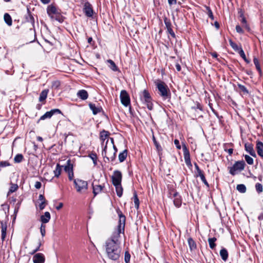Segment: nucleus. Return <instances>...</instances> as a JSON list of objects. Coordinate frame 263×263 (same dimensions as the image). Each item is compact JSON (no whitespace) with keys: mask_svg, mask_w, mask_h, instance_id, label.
<instances>
[{"mask_svg":"<svg viewBox=\"0 0 263 263\" xmlns=\"http://www.w3.org/2000/svg\"><path fill=\"white\" fill-rule=\"evenodd\" d=\"M117 213L119 217L117 228L106 241V252L107 256L112 260H118L120 256L121 249L120 247L119 238L120 234L124 233L126 219L125 216L120 210H117Z\"/></svg>","mask_w":263,"mask_h":263,"instance_id":"f257e3e1","label":"nucleus"},{"mask_svg":"<svg viewBox=\"0 0 263 263\" xmlns=\"http://www.w3.org/2000/svg\"><path fill=\"white\" fill-rule=\"evenodd\" d=\"M117 148L114 144L113 138L106 141L105 145L102 152V155L108 161H113L116 158Z\"/></svg>","mask_w":263,"mask_h":263,"instance_id":"f03ea898","label":"nucleus"},{"mask_svg":"<svg viewBox=\"0 0 263 263\" xmlns=\"http://www.w3.org/2000/svg\"><path fill=\"white\" fill-rule=\"evenodd\" d=\"M157 88L158 90V93L163 99H166L170 97L171 92L165 83H157Z\"/></svg>","mask_w":263,"mask_h":263,"instance_id":"7ed1b4c3","label":"nucleus"},{"mask_svg":"<svg viewBox=\"0 0 263 263\" xmlns=\"http://www.w3.org/2000/svg\"><path fill=\"white\" fill-rule=\"evenodd\" d=\"M140 95L141 100L146 105L148 109L152 110L153 108V103L149 92L146 89H144L141 91Z\"/></svg>","mask_w":263,"mask_h":263,"instance_id":"20e7f679","label":"nucleus"},{"mask_svg":"<svg viewBox=\"0 0 263 263\" xmlns=\"http://www.w3.org/2000/svg\"><path fill=\"white\" fill-rule=\"evenodd\" d=\"M47 13L52 20H57L59 22H62V20L59 15L57 9L52 5H50L47 8Z\"/></svg>","mask_w":263,"mask_h":263,"instance_id":"39448f33","label":"nucleus"},{"mask_svg":"<svg viewBox=\"0 0 263 263\" xmlns=\"http://www.w3.org/2000/svg\"><path fill=\"white\" fill-rule=\"evenodd\" d=\"M74 183L77 189V191L79 193L84 192L88 189V183L86 181L77 179L74 180Z\"/></svg>","mask_w":263,"mask_h":263,"instance_id":"423d86ee","label":"nucleus"},{"mask_svg":"<svg viewBox=\"0 0 263 263\" xmlns=\"http://www.w3.org/2000/svg\"><path fill=\"white\" fill-rule=\"evenodd\" d=\"M245 163L243 161L236 162L232 167L230 168V173L232 175L236 174V171H241L245 168Z\"/></svg>","mask_w":263,"mask_h":263,"instance_id":"0eeeda50","label":"nucleus"},{"mask_svg":"<svg viewBox=\"0 0 263 263\" xmlns=\"http://www.w3.org/2000/svg\"><path fill=\"white\" fill-rule=\"evenodd\" d=\"M42 246V242L40 239L34 240L32 241L30 248L31 251L30 254H34L35 252L40 250V247Z\"/></svg>","mask_w":263,"mask_h":263,"instance_id":"6e6552de","label":"nucleus"},{"mask_svg":"<svg viewBox=\"0 0 263 263\" xmlns=\"http://www.w3.org/2000/svg\"><path fill=\"white\" fill-rule=\"evenodd\" d=\"M170 197L172 198H174V204L176 207L179 208L181 205V197L177 192L175 191H171L170 192Z\"/></svg>","mask_w":263,"mask_h":263,"instance_id":"1a4fd4ad","label":"nucleus"},{"mask_svg":"<svg viewBox=\"0 0 263 263\" xmlns=\"http://www.w3.org/2000/svg\"><path fill=\"white\" fill-rule=\"evenodd\" d=\"M120 99L121 103L125 106H127L130 104V98L128 94L125 90H122L120 93Z\"/></svg>","mask_w":263,"mask_h":263,"instance_id":"9d476101","label":"nucleus"},{"mask_svg":"<svg viewBox=\"0 0 263 263\" xmlns=\"http://www.w3.org/2000/svg\"><path fill=\"white\" fill-rule=\"evenodd\" d=\"M111 179L114 185L121 184L122 180L121 173L118 171H115L111 177Z\"/></svg>","mask_w":263,"mask_h":263,"instance_id":"9b49d317","label":"nucleus"},{"mask_svg":"<svg viewBox=\"0 0 263 263\" xmlns=\"http://www.w3.org/2000/svg\"><path fill=\"white\" fill-rule=\"evenodd\" d=\"M55 112L61 113V112L60 110H59V109H54L51 110L49 111L46 112L44 115L40 117L39 121L43 120L47 118H50L52 116V115L54 114H55Z\"/></svg>","mask_w":263,"mask_h":263,"instance_id":"f8f14e48","label":"nucleus"},{"mask_svg":"<svg viewBox=\"0 0 263 263\" xmlns=\"http://www.w3.org/2000/svg\"><path fill=\"white\" fill-rule=\"evenodd\" d=\"M45 260V257L42 253H37L33 257L34 263H44Z\"/></svg>","mask_w":263,"mask_h":263,"instance_id":"ddd939ff","label":"nucleus"},{"mask_svg":"<svg viewBox=\"0 0 263 263\" xmlns=\"http://www.w3.org/2000/svg\"><path fill=\"white\" fill-rule=\"evenodd\" d=\"M93 193L94 196H96L97 194L100 193L104 188V186L101 185L95 184L94 182L92 184Z\"/></svg>","mask_w":263,"mask_h":263,"instance_id":"4468645a","label":"nucleus"},{"mask_svg":"<svg viewBox=\"0 0 263 263\" xmlns=\"http://www.w3.org/2000/svg\"><path fill=\"white\" fill-rule=\"evenodd\" d=\"M84 10L86 15L88 17H91L92 16L93 10L89 4H85Z\"/></svg>","mask_w":263,"mask_h":263,"instance_id":"2eb2a0df","label":"nucleus"},{"mask_svg":"<svg viewBox=\"0 0 263 263\" xmlns=\"http://www.w3.org/2000/svg\"><path fill=\"white\" fill-rule=\"evenodd\" d=\"M245 149L253 157H256V153L251 143H247L245 145Z\"/></svg>","mask_w":263,"mask_h":263,"instance_id":"dca6fc26","label":"nucleus"},{"mask_svg":"<svg viewBox=\"0 0 263 263\" xmlns=\"http://www.w3.org/2000/svg\"><path fill=\"white\" fill-rule=\"evenodd\" d=\"M77 96L82 100H85L88 98V94L87 91L82 89L78 91Z\"/></svg>","mask_w":263,"mask_h":263,"instance_id":"f3484780","label":"nucleus"},{"mask_svg":"<svg viewBox=\"0 0 263 263\" xmlns=\"http://www.w3.org/2000/svg\"><path fill=\"white\" fill-rule=\"evenodd\" d=\"M109 133L105 130H103L100 133V139L102 141V145L104 144V142L105 140H107L108 139L109 141H110V138L108 137Z\"/></svg>","mask_w":263,"mask_h":263,"instance_id":"a211bd4d","label":"nucleus"},{"mask_svg":"<svg viewBox=\"0 0 263 263\" xmlns=\"http://www.w3.org/2000/svg\"><path fill=\"white\" fill-rule=\"evenodd\" d=\"M256 149L257 154L262 158H263V143L258 141L256 144Z\"/></svg>","mask_w":263,"mask_h":263,"instance_id":"6ab92c4d","label":"nucleus"},{"mask_svg":"<svg viewBox=\"0 0 263 263\" xmlns=\"http://www.w3.org/2000/svg\"><path fill=\"white\" fill-rule=\"evenodd\" d=\"M89 106L90 109L92 111V112L94 115H96L99 112L101 111L102 108L100 107L96 106L95 104L92 103H90L89 104Z\"/></svg>","mask_w":263,"mask_h":263,"instance_id":"aec40b11","label":"nucleus"},{"mask_svg":"<svg viewBox=\"0 0 263 263\" xmlns=\"http://www.w3.org/2000/svg\"><path fill=\"white\" fill-rule=\"evenodd\" d=\"M50 219V214L48 212H46L45 214L41 217V220L44 223H47L49 221Z\"/></svg>","mask_w":263,"mask_h":263,"instance_id":"412c9836","label":"nucleus"},{"mask_svg":"<svg viewBox=\"0 0 263 263\" xmlns=\"http://www.w3.org/2000/svg\"><path fill=\"white\" fill-rule=\"evenodd\" d=\"M64 170L67 173H71L73 171V165L71 163L70 160H68L67 162V165L65 166Z\"/></svg>","mask_w":263,"mask_h":263,"instance_id":"4be33fe9","label":"nucleus"},{"mask_svg":"<svg viewBox=\"0 0 263 263\" xmlns=\"http://www.w3.org/2000/svg\"><path fill=\"white\" fill-rule=\"evenodd\" d=\"M127 155V150H124L119 155V160L120 162H122L125 160Z\"/></svg>","mask_w":263,"mask_h":263,"instance_id":"5701e85b","label":"nucleus"},{"mask_svg":"<svg viewBox=\"0 0 263 263\" xmlns=\"http://www.w3.org/2000/svg\"><path fill=\"white\" fill-rule=\"evenodd\" d=\"M48 92V89H45L41 92L40 97H39V101L40 102H42L46 99Z\"/></svg>","mask_w":263,"mask_h":263,"instance_id":"b1692460","label":"nucleus"},{"mask_svg":"<svg viewBox=\"0 0 263 263\" xmlns=\"http://www.w3.org/2000/svg\"><path fill=\"white\" fill-rule=\"evenodd\" d=\"M2 239L4 240L6 237V231H7V226L5 223L2 222Z\"/></svg>","mask_w":263,"mask_h":263,"instance_id":"393cba45","label":"nucleus"},{"mask_svg":"<svg viewBox=\"0 0 263 263\" xmlns=\"http://www.w3.org/2000/svg\"><path fill=\"white\" fill-rule=\"evenodd\" d=\"M220 255L223 260L226 261L228 259V253L226 249H221L220 251Z\"/></svg>","mask_w":263,"mask_h":263,"instance_id":"a878e982","label":"nucleus"},{"mask_svg":"<svg viewBox=\"0 0 263 263\" xmlns=\"http://www.w3.org/2000/svg\"><path fill=\"white\" fill-rule=\"evenodd\" d=\"M114 185L116 187V190L117 195L119 197H121V196L122 195V192H123V189L122 187L121 184H119L118 185Z\"/></svg>","mask_w":263,"mask_h":263,"instance_id":"bb28decb","label":"nucleus"},{"mask_svg":"<svg viewBox=\"0 0 263 263\" xmlns=\"http://www.w3.org/2000/svg\"><path fill=\"white\" fill-rule=\"evenodd\" d=\"M187 241L191 250H194L196 248V245L192 238H189Z\"/></svg>","mask_w":263,"mask_h":263,"instance_id":"cd10ccee","label":"nucleus"},{"mask_svg":"<svg viewBox=\"0 0 263 263\" xmlns=\"http://www.w3.org/2000/svg\"><path fill=\"white\" fill-rule=\"evenodd\" d=\"M4 18L7 24H8L9 26H11L12 25V19L10 15L9 14L5 13L4 14Z\"/></svg>","mask_w":263,"mask_h":263,"instance_id":"c85d7f7f","label":"nucleus"},{"mask_svg":"<svg viewBox=\"0 0 263 263\" xmlns=\"http://www.w3.org/2000/svg\"><path fill=\"white\" fill-rule=\"evenodd\" d=\"M133 198H134V203H135V206L136 207V209H138L139 206V200L138 198L137 194V193L136 191H134V192Z\"/></svg>","mask_w":263,"mask_h":263,"instance_id":"c756f323","label":"nucleus"},{"mask_svg":"<svg viewBox=\"0 0 263 263\" xmlns=\"http://www.w3.org/2000/svg\"><path fill=\"white\" fill-rule=\"evenodd\" d=\"M107 62L109 64V67L114 71L117 70V67L116 66L115 63L111 60H107Z\"/></svg>","mask_w":263,"mask_h":263,"instance_id":"7c9ffc66","label":"nucleus"},{"mask_svg":"<svg viewBox=\"0 0 263 263\" xmlns=\"http://www.w3.org/2000/svg\"><path fill=\"white\" fill-rule=\"evenodd\" d=\"M54 176L58 177L61 173V167L59 164H57L55 170L53 171Z\"/></svg>","mask_w":263,"mask_h":263,"instance_id":"2f4dec72","label":"nucleus"},{"mask_svg":"<svg viewBox=\"0 0 263 263\" xmlns=\"http://www.w3.org/2000/svg\"><path fill=\"white\" fill-rule=\"evenodd\" d=\"M236 189L239 192L242 193H244L246 192V187L242 184L237 185Z\"/></svg>","mask_w":263,"mask_h":263,"instance_id":"473e14b6","label":"nucleus"},{"mask_svg":"<svg viewBox=\"0 0 263 263\" xmlns=\"http://www.w3.org/2000/svg\"><path fill=\"white\" fill-rule=\"evenodd\" d=\"M216 238L215 237L209 238V239H208L210 247L212 249H214L215 248V247L216 246V245L215 243V242L216 241Z\"/></svg>","mask_w":263,"mask_h":263,"instance_id":"72a5a7b5","label":"nucleus"},{"mask_svg":"<svg viewBox=\"0 0 263 263\" xmlns=\"http://www.w3.org/2000/svg\"><path fill=\"white\" fill-rule=\"evenodd\" d=\"M18 189V185L16 184H11L8 195L16 191Z\"/></svg>","mask_w":263,"mask_h":263,"instance_id":"f704fd0d","label":"nucleus"},{"mask_svg":"<svg viewBox=\"0 0 263 263\" xmlns=\"http://www.w3.org/2000/svg\"><path fill=\"white\" fill-rule=\"evenodd\" d=\"M197 176L200 177L202 181L206 185L208 186V182L206 181L204 175L202 172V171H199V174H197Z\"/></svg>","mask_w":263,"mask_h":263,"instance_id":"c9c22d12","label":"nucleus"},{"mask_svg":"<svg viewBox=\"0 0 263 263\" xmlns=\"http://www.w3.org/2000/svg\"><path fill=\"white\" fill-rule=\"evenodd\" d=\"M238 88L240 89V91L242 92L243 94H248L249 92L246 87L241 84H238Z\"/></svg>","mask_w":263,"mask_h":263,"instance_id":"e433bc0d","label":"nucleus"},{"mask_svg":"<svg viewBox=\"0 0 263 263\" xmlns=\"http://www.w3.org/2000/svg\"><path fill=\"white\" fill-rule=\"evenodd\" d=\"M23 159V156L22 154H17L14 158V160L16 163L21 162Z\"/></svg>","mask_w":263,"mask_h":263,"instance_id":"4c0bfd02","label":"nucleus"},{"mask_svg":"<svg viewBox=\"0 0 263 263\" xmlns=\"http://www.w3.org/2000/svg\"><path fill=\"white\" fill-rule=\"evenodd\" d=\"M245 158L248 164L250 165H252L253 164L254 161L252 157L248 155H245Z\"/></svg>","mask_w":263,"mask_h":263,"instance_id":"58836bf2","label":"nucleus"},{"mask_svg":"<svg viewBox=\"0 0 263 263\" xmlns=\"http://www.w3.org/2000/svg\"><path fill=\"white\" fill-rule=\"evenodd\" d=\"M184 158L185 162V163L188 166H192V164L190 160V156L189 155H184Z\"/></svg>","mask_w":263,"mask_h":263,"instance_id":"ea45409f","label":"nucleus"},{"mask_svg":"<svg viewBox=\"0 0 263 263\" xmlns=\"http://www.w3.org/2000/svg\"><path fill=\"white\" fill-rule=\"evenodd\" d=\"M164 23L166 25V27L168 30V31L171 33V32H173V30L171 28V23L170 21H167L166 20H164Z\"/></svg>","mask_w":263,"mask_h":263,"instance_id":"a19ab883","label":"nucleus"},{"mask_svg":"<svg viewBox=\"0 0 263 263\" xmlns=\"http://www.w3.org/2000/svg\"><path fill=\"white\" fill-rule=\"evenodd\" d=\"M255 189L257 192L259 193H261L263 191L262 185L259 183L256 184Z\"/></svg>","mask_w":263,"mask_h":263,"instance_id":"79ce46f5","label":"nucleus"},{"mask_svg":"<svg viewBox=\"0 0 263 263\" xmlns=\"http://www.w3.org/2000/svg\"><path fill=\"white\" fill-rule=\"evenodd\" d=\"M239 53L240 55V57L243 58V59L246 61L247 62V63H249V61H248L247 58H246V55H245V53L243 51V50H242V48H240V50H239Z\"/></svg>","mask_w":263,"mask_h":263,"instance_id":"37998d69","label":"nucleus"},{"mask_svg":"<svg viewBox=\"0 0 263 263\" xmlns=\"http://www.w3.org/2000/svg\"><path fill=\"white\" fill-rule=\"evenodd\" d=\"M253 62H254V63L256 66V69L259 71H260L261 69H260V66H259V61H258V60L256 58H254V59H253Z\"/></svg>","mask_w":263,"mask_h":263,"instance_id":"c03bdc74","label":"nucleus"},{"mask_svg":"<svg viewBox=\"0 0 263 263\" xmlns=\"http://www.w3.org/2000/svg\"><path fill=\"white\" fill-rule=\"evenodd\" d=\"M130 255L128 252H125L124 260L126 263H128L130 261Z\"/></svg>","mask_w":263,"mask_h":263,"instance_id":"a18cd8bd","label":"nucleus"},{"mask_svg":"<svg viewBox=\"0 0 263 263\" xmlns=\"http://www.w3.org/2000/svg\"><path fill=\"white\" fill-rule=\"evenodd\" d=\"M45 228H46V227L45 225H44L43 224H41V226L40 228V232H41V235L43 237L45 235V233H46Z\"/></svg>","mask_w":263,"mask_h":263,"instance_id":"49530a36","label":"nucleus"},{"mask_svg":"<svg viewBox=\"0 0 263 263\" xmlns=\"http://www.w3.org/2000/svg\"><path fill=\"white\" fill-rule=\"evenodd\" d=\"M206 10L208 11V15L209 16V17H210L211 18V20H214V16L213 15V13L211 11V10L210 9V8L208 7H206Z\"/></svg>","mask_w":263,"mask_h":263,"instance_id":"de8ad7c7","label":"nucleus"},{"mask_svg":"<svg viewBox=\"0 0 263 263\" xmlns=\"http://www.w3.org/2000/svg\"><path fill=\"white\" fill-rule=\"evenodd\" d=\"M229 43H230V44L231 46L232 47V48L233 49H234V50H237L238 49L237 45L235 43H234L232 40H230L229 41Z\"/></svg>","mask_w":263,"mask_h":263,"instance_id":"09e8293b","label":"nucleus"},{"mask_svg":"<svg viewBox=\"0 0 263 263\" xmlns=\"http://www.w3.org/2000/svg\"><path fill=\"white\" fill-rule=\"evenodd\" d=\"M90 157L92 160L93 163L96 165L97 164V155L95 154H91L90 155Z\"/></svg>","mask_w":263,"mask_h":263,"instance_id":"8fccbe9b","label":"nucleus"},{"mask_svg":"<svg viewBox=\"0 0 263 263\" xmlns=\"http://www.w3.org/2000/svg\"><path fill=\"white\" fill-rule=\"evenodd\" d=\"M182 148H183V155H190L189 151L187 149L185 145L184 144L183 145Z\"/></svg>","mask_w":263,"mask_h":263,"instance_id":"3c124183","label":"nucleus"},{"mask_svg":"<svg viewBox=\"0 0 263 263\" xmlns=\"http://www.w3.org/2000/svg\"><path fill=\"white\" fill-rule=\"evenodd\" d=\"M9 165L10 164L7 161H1L0 162V166L1 167H5Z\"/></svg>","mask_w":263,"mask_h":263,"instance_id":"603ef678","label":"nucleus"},{"mask_svg":"<svg viewBox=\"0 0 263 263\" xmlns=\"http://www.w3.org/2000/svg\"><path fill=\"white\" fill-rule=\"evenodd\" d=\"M46 204V201H42L41 203L39 205V208L41 210H43L44 209L45 206Z\"/></svg>","mask_w":263,"mask_h":263,"instance_id":"864d4df0","label":"nucleus"},{"mask_svg":"<svg viewBox=\"0 0 263 263\" xmlns=\"http://www.w3.org/2000/svg\"><path fill=\"white\" fill-rule=\"evenodd\" d=\"M236 31L238 32V33H243V30L241 28V27L239 25H237L236 26Z\"/></svg>","mask_w":263,"mask_h":263,"instance_id":"5fc2aeb1","label":"nucleus"},{"mask_svg":"<svg viewBox=\"0 0 263 263\" xmlns=\"http://www.w3.org/2000/svg\"><path fill=\"white\" fill-rule=\"evenodd\" d=\"M174 143L178 149H180L181 148V145L179 144V141L178 140L175 139L174 140Z\"/></svg>","mask_w":263,"mask_h":263,"instance_id":"6e6d98bb","label":"nucleus"},{"mask_svg":"<svg viewBox=\"0 0 263 263\" xmlns=\"http://www.w3.org/2000/svg\"><path fill=\"white\" fill-rule=\"evenodd\" d=\"M42 184L39 181H36L35 183L34 186L37 189H40L41 187Z\"/></svg>","mask_w":263,"mask_h":263,"instance_id":"4d7b16f0","label":"nucleus"},{"mask_svg":"<svg viewBox=\"0 0 263 263\" xmlns=\"http://www.w3.org/2000/svg\"><path fill=\"white\" fill-rule=\"evenodd\" d=\"M241 22H242V23H243L244 24V27L247 28L248 26H247V21H246V18L244 17H243L242 18Z\"/></svg>","mask_w":263,"mask_h":263,"instance_id":"13d9d810","label":"nucleus"},{"mask_svg":"<svg viewBox=\"0 0 263 263\" xmlns=\"http://www.w3.org/2000/svg\"><path fill=\"white\" fill-rule=\"evenodd\" d=\"M168 3L170 5H172L176 4V0H168Z\"/></svg>","mask_w":263,"mask_h":263,"instance_id":"bf43d9fd","label":"nucleus"},{"mask_svg":"<svg viewBox=\"0 0 263 263\" xmlns=\"http://www.w3.org/2000/svg\"><path fill=\"white\" fill-rule=\"evenodd\" d=\"M39 199L42 201H46L44 198V196L43 195H40L39 197Z\"/></svg>","mask_w":263,"mask_h":263,"instance_id":"052dcab7","label":"nucleus"},{"mask_svg":"<svg viewBox=\"0 0 263 263\" xmlns=\"http://www.w3.org/2000/svg\"><path fill=\"white\" fill-rule=\"evenodd\" d=\"M68 178L70 180H72L73 179V171L71 172V173H68Z\"/></svg>","mask_w":263,"mask_h":263,"instance_id":"680f3d73","label":"nucleus"},{"mask_svg":"<svg viewBox=\"0 0 263 263\" xmlns=\"http://www.w3.org/2000/svg\"><path fill=\"white\" fill-rule=\"evenodd\" d=\"M63 204L62 202H61V203H60L59 204L58 206H57L56 207V209H57L58 210H60V209L63 207Z\"/></svg>","mask_w":263,"mask_h":263,"instance_id":"e2e57ef3","label":"nucleus"},{"mask_svg":"<svg viewBox=\"0 0 263 263\" xmlns=\"http://www.w3.org/2000/svg\"><path fill=\"white\" fill-rule=\"evenodd\" d=\"M175 66H176V68L178 71H180L181 66H180V65L179 64H176Z\"/></svg>","mask_w":263,"mask_h":263,"instance_id":"0e129e2a","label":"nucleus"},{"mask_svg":"<svg viewBox=\"0 0 263 263\" xmlns=\"http://www.w3.org/2000/svg\"><path fill=\"white\" fill-rule=\"evenodd\" d=\"M211 55L214 58H217V57H218V54L216 52H212L211 53Z\"/></svg>","mask_w":263,"mask_h":263,"instance_id":"69168bd1","label":"nucleus"},{"mask_svg":"<svg viewBox=\"0 0 263 263\" xmlns=\"http://www.w3.org/2000/svg\"><path fill=\"white\" fill-rule=\"evenodd\" d=\"M153 140H154V143H155L156 146L157 147V149H159V146L158 145V144L156 142L155 138L154 137H153Z\"/></svg>","mask_w":263,"mask_h":263,"instance_id":"338daca9","label":"nucleus"},{"mask_svg":"<svg viewBox=\"0 0 263 263\" xmlns=\"http://www.w3.org/2000/svg\"><path fill=\"white\" fill-rule=\"evenodd\" d=\"M50 0H41L43 4H48L50 2Z\"/></svg>","mask_w":263,"mask_h":263,"instance_id":"774afa93","label":"nucleus"}]
</instances>
